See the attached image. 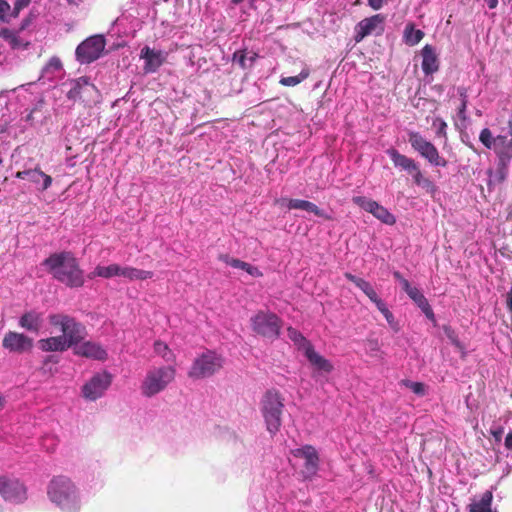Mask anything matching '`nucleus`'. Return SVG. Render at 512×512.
<instances>
[{"label":"nucleus","instance_id":"obj_1","mask_svg":"<svg viewBox=\"0 0 512 512\" xmlns=\"http://www.w3.org/2000/svg\"><path fill=\"white\" fill-rule=\"evenodd\" d=\"M50 334L61 332V335L51 336L39 341V348L46 352H62L78 345L86 336L85 327L74 318L65 314L49 316Z\"/></svg>","mask_w":512,"mask_h":512},{"label":"nucleus","instance_id":"obj_2","mask_svg":"<svg viewBox=\"0 0 512 512\" xmlns=\"http://www.w3.org/2000/svg\"><path fill=\"white\" fill-rule=\"evenodd\" d=\"M49 502L60 512H81L84 498L78 484L69 476H53L46 487Z\"/></svg>","mask_w":512,"mask_h":512},{"label":"nucleus","instance_id":"obj_3","mask_svg":"<svg viewBox=\"0 0 512 512\" xmlns=\"http://www.w3.org/2000/svg\"><path fill=\"white\" fill-rule=\"evenodd\" d=\"M43 264L52 276L68 287H81L85 279L74 254L67 251L51 254Z\"/></svg>","mask_w":512,"mask_h":512},{"label":"nucleus","instance_id":"obj_4","mask_svg":"<svg viewBox=\"0 0 512 512\" xmlns=\"http://www.w3.org/2000/svg\"><path fill=\"white\" fill-rule=\"evenodd\" d=\"M260 412L266 430L271 436L276 435L282 426V416L285 409V398L277 389H268L260 400Z\"/></svg>","mask_w":512,"mask_h":512},{"label":"nucleus","instance_id":"obj_5","mask_svg":"<svg viewBox=\"0 0 512 512\" xmlns=\"http://www.w3.org/2000/svg\"><path fill=\"white\" fill-rule=\"evenodd\" d=\"M176 365L152 366L146 370L140 384L144 397L151 398L164 392L176 378Z\"/></svg>","mask_w":512,"mask_h":512},{"label":"nucleus","instance_id":"obj_6","mask_svg":"<svg viewBox=\"0 0 512 512\" xmlns=\"http://www.w3.org/2000/svg\"><path fill=\"white\" fill-rule=\"evenodd\" d=\"M224 365V358L214 350H206L193 361L188 376L193 379H204L219 372Z\"/></svg>","mask_w":512,"mask_h":512},{"label":"nucleus","instance_id":"obj_7","mask_svg":"<svg viewBox=\"0 0 512 512\" xmlns=\"http://www.w3.org/2000/svg\"><path fill=\"white\" fill-rule=\"evenodd\" d=\"M251 328L257 335L268 339H276L282 328L281 319L270 311H258L250 319Z\"/></svg>","mask_w":512,"mask_h":512},{"label":"nucleus","instance_id":"obj_8","mask_svg":"<svg viewBox=\"0 0 512 512\" xmlns=\"http://www.w3.org/2000/svg\"><path fill=\"white\" fill-rule=\"evenodd\" d=\"M105 48V39L101 35H94L80 43L75 51L76 59L82 64H89L97 60Z\"/></svg>","mask_w":512,"mask_h":512},{"label":"nucleus","instance_id":"obj_9","mask_svg":"<svg viewBox=\"0 0 512 512\" xmlns=\"http://www.w3.org/2000/svg\"><path fill=\"white\" fill-rule=\"evenodd\" d=\"M409 143L412 148L434 166L446 165V161L439 155L437 148L418 132L409 134Z\"/></svg>","mask_w":512,"mask_h":512},{"label":"nucleus","instance_id":"obj_10","mask_svg":"<svg viewBox=\"0 0 512 512\" xmlns=\"http://www.w3.org/2000/svg\"><path fill=\"white\" fill-rule=\"evenodd\" d=\"M112 383V375L102 371L93 375L82 387V396L88 401H96L104 396Z\"/></svg>","mask_w":512,"mask_h":512},{"label":"nucleus","instance_id":"obj_11","mask_svg":"<svg viewBox=\"0 0 512 512\" xmlns=\"http://www.w3.org/2000/svg\"><path fill=\"white\" fill-rule=\"evenodd\" d=\"M295 458L303 460V474L305 478H312L318 472L319 455L315 447L304 445L291 451Z\"/></svg>","mask_w":512,"mask_h":512},{"label":"nucleus","instance_id":"obj_12","mask_svg":"<svg viewBox=\"0 0 512 512\" xmlns=\"http://www.w3.org/2000/svg\"><path fill=\"white\" fill-rule=\"evenodd\" d=\"M0 495L6 501L22 503L27 499V490L18 479L0 477Z\"/></svg>","mask_w":512,"mask_h":512},{"label":"nucleus","instance_id":"obj_13","mask_svg":"<svg viewBox=\"0 0 512 512\" xmlns=\"http://www.w3.org/2000/svg\"><path fill=\"white\" fill-rule=\"evenodd\" d=\"M352 201L366 212L371 213L384 224L393 225L396 222L393 214H391L384 206L372 199L364 196H354Z\"/></svg>","mask_w":512,"mask_h":512},{"label":"nucleus","instance_id":"obj_14","mask_svg":"<svg viewBox=\"0 0 512 512\" xmlns=\"http://www.w3.org/2000/svg\"><path fill=\"white\" fill-rule=\"evenodd\" d=\"M384 16L377 14L361 20L355 28V41L360 42L371 34H381L384 31Z\"/></svg>","mask_w":512,"mask_h":512},{"label":"nucleus","instance_id":"obj_15","mask_svg":"<svg viewBox=\"0 0 512 512\" xmlns=\"http://www.w3.org/2000/svg\"><path fill=\"white\" fill-rule=\"evenodd\" d=\"M2 346L9 352L24 353L32 349L33 339L22 333L9 331L2 340Z\"/></svg>","mask_w":512,"mask_h":512},{"label":"nucleus","instance_id":"obj_16","mask_svg":"<svg viewBox=\"0 0 512 512\" xmlns=\"http://www.w3.org/2000/svg\"><path fill=\"white\" fill-rule=\"evenodd\" d=\"M140 58L144 60L145 73H155L166 61L167 53L162 50L144 46L140 52Z\"/></svg>","mask_w":512,"mask_h":512},{"label":"nucleus","instance_id":"obj_17","mask_svg":"<svg viewBox=\"0 0 512 512\" xmlns=\"http://www.w3.org/2000/svg\"><path fill=\"white\" fill-rule=\"evenodd\" d=\"M73 351L77 356L98 361H104L108 356L106 349L99 343L93 341H81L78 345H75Z\"/></svg>","mask_w":512,"mask_h":512},{"label":"nucleus","instance_id":"obj_18","mask_svg":"<svg viewBox=\"0 0 512 512\" xmlns=\"http://www.w3.org/2000/svg\"><path fill=\"white\" fill-rule=\"evenodd\" d=\"M303 355L307 358L316 375H327L333 370V364L316 352L313 345Z\"/></svg>","mask_w":512,"mask_h":512},{"label":"nucleus","instance_id":"obj_19","mask_svg":"<svg viewBox=\"0 0 512 512\" xmlns=\"http://www.w3.org/2000/svg\"><path fill=\"white\" fill-rule=\"evenodd\" d=\"M64 74L63 65L58 57H52L43 67L39 81L43 84L47 82H56Z\"/></svg>","mask_w":512,"mask_h":512},{"label":"nucleus","instance_id":"obj_20","mask_svg":"<svg viewBox=\"0 0 512 512\" xmlns=\"http://www.w3.org/2000/svg\"><path fill=\"white\" fill-rule=\"evenodd\" d=\"M422 56V71L425 75H431L438 71L439 69V59L436 49L426 44L421 50Z\"/></svg>","mask_w":512,"mask_h":512},{"label":"nucleus","instance_id":"obj_21","mask_svg":"<svg viewBox=\"0 0 512 512\" xmlns=\"http://www.w3.org/2000/svg\"><path fill=\"white\" fill-rule=\"evenodd\" d=\"M279 202H287V208L289 210H304L326 220L331 219V216L327 214L324 210L318 208L317 205L307 200L282 198Z\"/></svg>","mask_w":512,"mask_h":512},{"label":"nucleus","instance_id":"obj_22","mask_svg":"<svg viewBox=\"0 0 512 512\" xmlns=\"http://www.w3.org/2000/svg\"><path fill=\"white\" fill-rule=\"evenodd\" d=\"M493 493L490 490L485 491L481 496L475 497L468 509L469 512H498L492 508Z\"/></svg>","mask_w":512,"mask_h":512},{"label":"nucleus","instance_id":"obj_23","mask_svg":"<svg viewBox=\"0 0 512 512\" xmlns=\"http://www.w3.org/2000/svg\"><path fill=\"white\" fill-rule=\"evenodd\" d=\"M509 135H498V145L495 147V153L500 161L507 162L512 159V123L509 124Z\"/></svg>","mask_w":512,"mask_h":512},{"label":"nucleus","instance_id":"obj_24","mask_svg":"<svg viewBox=\"0 0 512 512\" xmlns=\"http://www.w3.org/2000/svg\"><path fill=\"white\" fill-rule=\"evenodd\" d=\"M121 265L112 263L107 266L97 265L93 271H91L87 277L90 280H93L97 277L103 279H110L113 277H120Z\"/></svg>","mask_w":512,"mask_h":512},{"label":"nucleus","instance_id":"obj_25","mask_svg":"<svg viewBox=\"0 0 512 512\" xmlns=\"http://www.w3.org/2000/svg\"><path fill=\"white\" fill-rule=\"evenodd\" d=\"M19 326L27 331L37 333L42 326L41 314L36 311H29L19 319Z\"/></svg>","mask_w":512,"mask_h":512},{"label":"nucleus","instance_id":"obj_26","mask_svg":"<svg viewBox=\"0 0 512 512\" xmlns=\"http://www.w3.org/2000/svg\"><path fill=\"white\" fill-rule=\"evenodd\" d=\"M346 278L353 282L359 289L363 291V293L375 304L377 305V301H382V299L377 295L376 291L372 287V285L353 274L347 273Z\"/></svg>","mask_w":512,"mask_h":512},{"label":"nucleus","instance_id":"obj_27","mask_svg":"<svg viewBox=\"0 0 512 512\" xmlns=\"http://www.w3.org/2000/svg\"><path fill=\"white\" fill-rule=\"evenodd\" d=\"M387 154L391 158L395 167L405 170L408 173L412 172V169H415V166L417 165L413 159L400 154L396 149H388Z\"/></svg>","mask_w":512,"mask_h":512},{"label":"nucleus","instance_id":"obj_28","mask_svg":"<svg viewBox=\"0 0 512 512\" xmlns=\"http://www.w3.org/2000/svg\"><path fill=\"white\" fill-rule=\"evenodd\" d=\"M153 352L156 356L166 362L167 365H175L176 354L165 342L156 340L153 345Z\"/></svg>","mask_w":512,"mask_h":512},{"label":"nucleus","instance_id":"obj_29","mask_svg":"<svg viewBox=\"0 0 512 512\" xmlns=\"http://www.w3.org/2000/svg\"><path fill=\"white\" fill-rule=\"evenodd\" d=\"M287 336L302 354L312 346V343L293 327H288Z\"/></svg>","mask_w":512,"mask_h":512},{"label":"nucleus","instance_id":"obj_30","mask_svg":"<svg viewBox=\"0 0 512 512\" xmlns=\"http://www.w3.org/2000/svg\"><path fill=\"white\" fill-rule=\"evenodd\" d=\"M90 88L94 89L95 87L89 83V79L87 77H80L74 82V86L68 92V97L70 99L81 97L82 93Z\"/></svg>","mask_w":512,"mask_h":512},{"label":"nucleus","instance_id":"obj_31","mask_svg":"<svg viewBox=\"0 0 512 512\" xmlns=\"http://www.w3.org/2000/svg\"><path fill=\"white\" fill-rule=\"evenodd\" d=\"M29 180L35 184L41 183V190L48 189L52 184V178L39 169H30Z\"/></svg>","mask_w":512,"mask_h":512},{"label":"nucleus","instance_id":"obj_32","mask_svg":"<svg viewBox=\"0 0 512 512\" xmlns=\"http://www.w3.org/2000/svg\"><path fill=\"white\" fill-rule=\"evenodd\" d=\"M424 37V32L415 29L413 25H407L404 30V41L410 46L418 44Z\"/></svg>","mask_w":512,"mask_h":512},{"label":"nucleus","instance_id":"obj_33","mask_svg":"<svg viewBox=\"0 0 512 512\" xmlns=\"http://www.w3.org/2000/svg\"><path fill=\"white\" fill-rule=\"evenodd\" d=\"M0 36L4 40H6L13 49H17V48H20L22 46L21 39L19 38L17 33L14 32L13 30H10L8 28H2L0 30Z\"/></svg>","mask_w":512,"mask_h":512},{"label":"nucleus","instance_id":"obj_34","mask_svg":"<svg viewBox=\"0 0 512 512\" xmlns=\"http://www.w3.org/2000/svg\"><path fill=\"white\" fill-rule=\"evenodd\" d=\"M480 142L488 149H493L498 145V136L494 137L488 128L482 129L479 135Z\"/></svg>","mask_w":512,"mask_h":512},{"label":"nucleus","instance_id":"obj_35","mask_svg":"<svg viewBox=\"0 0 512 512\" xmlns=\"http://www.w3.org/2000/svg\"><path fill=\"white\" fill-rule=\"evenodd\" d=\"M309 76V70L303 69L297 76L282 77L280 83L284 86L293 87L304 81Z\"/></svg>","mask_w":512,"mask_h":512},{"label":"nucleus","instance_id":"obj_36","mask_svg":"<svg viewBox=\"0 0 512 512\" xmlns=\"http://www.w3.org/2000/svg\"><path fill=\"white\" fill-rule=\"evenodd\" d=\"M256 58V54L252 52H241V53H235L234 59L238 62V64L242 68H248L252 66L254 60Z\"/></svg>","mask_w":512,"mask_h":512},{"label":"nucleus","instance_id":"obj_37","mask_svg":"<svg viewBox=\"0 0 512 512\" xmlns=\"http://www.w3.org/2000/svg\"><path fill=\"white\" fill-rule=\"evenodd\" d=\"M432 127L435 130V134L437 137L442 138L444 140L447 139V123L442 118H434L432 121Z\"/></svg>","mask_w":512,"mask_h":512},{"label":"nucleus","instance_id":"obj_38","mask_svg":"<svg viewBox=\"0 0 512 512\" xmlns=\"http://www.w3.org/2000/svg\"><path fill=\"white\" fill-rule=\"evenodd\" d=\"M402 385L409 388L414 394L418 396H424L426 394V386L423 383L403 380Z\"/></svg>","mask_w":512,"mask_h":512},{"label":"nucleus","instance_id":"obj_39","mask_svg":"<svg viewBox=\"0 0 512 512\" xmlns=\"http://www.w3.org/2000/svg\"><path fill=\"white\" fill-rule=\"evenodd\" d=\"M409 173L411 174L416 185L422 186V187H427L431 184V182L423 176L418 165H416L415 169H412V172H409Z\"/></svg>","mask_w":512,"mask_h":512},{"label":"nucleus","instance_id":"obj_40","mask_svg":"<svg viewBox=\"0 0 512 512\" xmlns=\"http://www.w3.org/2000/svg\"><path fill=\"white\" fill-rule=\"evenodd\" d=\"M376 307L378 308V310L383 314V316L385 317L386 321L388 322V324L391 326V327H394V324H395V321H394V316L393 314L389 311V309L387 308L386 304L382 301H377V305Z\"/></svg>","mask_w":512,"mask_h":512},{"label":"nucleus","instance_id":"obj_41","mask_svg":"<svg viewBox=\"0 0 512 512\" xmlns=\"http://www.w3.org/2000/svg\"><path fill=\"white\" fill-rule=\"evenodd\" d=\"M219 260L221 262L225 263L226 265H229V266H231L233 268H236V269H241L242 265L244 264V261L232 258V257H230L227 254H221L219 256Z\"/></svg>","mask_w":512,"mask_h":512},{"label":"nucleus","instance_id":"obj_42","mask_svg":"<svg viewBox=\"0 0 512 512\" xmlns=\"http://www.w3.org/2000/svg\"><path fill=\"white\" fill-rule=\"evenodd\" d=\"M137 269L131 266H121L120 277L126 278L129 281L137 280Z\"/></svg>","mask_w":512,"mask_h":512},{"label":"nucleus","instance_id":"obj_43","mask_svg":"<svg viewBox=\"0 0 512 512\" xmlns=\"http://www.w3.org/2000/svg\"><path fill=\"white\" fill-rule=\"evenodd\" d=\"M444 332H445V335L446 337L450 340V342L456 347L458 348L459 350H464V346L462 345V343L459 341L458 339V336L456 335V333L454 332V330H452L450 327H445L444 328Z\"/></svg>","mask_w":512,"mask_h":512},{"label":"nucleus","instance_id":"obj_44","mask_svg":"<svg viewBox=\"0 0 512 512\" xmlns=\"http://www.w3.org/2000/svg\"><path fill=\"white\" fill-rule=\"evenodd\" d=\"M408 296L417 304V306L423 304V302L427 300L418 288L409 291Z\"/></svg>","mask_w":512,"mask_h":512},{"label":"nucleus","instance_id":"obj_45","mask_svg":"<svg viewBox=\"0 0 512 512\" xmlns=\"http://www.w3.org/2000/svg\"><path fill=\"white\" fill-rule=\"evenodd\" d=\"M241 270L245 271L252 277H261L262 276V272L257 267H255L247 262H244Z\"/></svg>","mask_w":512,"mask_h":512},{"label":"nucleus","instance_id":"obj_46","mask_svg":"<svg viewBox=\"0 0 512 512\" xmlns=\"http://www.w3.org/2000/svg\"><path fill=\"white\" fill-rule=\"evenodd\" d=\"M503 432V428L500 426H493L490 429V433L497 443L501 442Z\"/></svg>","mask_w":512,"mask_h":512},{"label":"nucleus","instance_id":"obj_47","mask_svg":"<svg viewBox=\"0 0 512 512\" xmlns=\"http://www.w3.org/2000/svg\"><path fill=\"white\" fill-rule=\"evenodd\" d=\"M460 95L462 97V103H461V106L459 107L458 109V114L460 117L464 118L465 115V110H466V107H467V100H466V91L464 89H461L460 90Z\"/></svg>","mask_w":512,"mask_h":512},{"label":"nucleus","instance_id":"obj_48","mask_svg":"<svg viewBox=\"0 0 512 512\" xmlns=\"http://www.w3.org/2000/svg\"><path fill=\"white\" fill-rule=\"evenodd\" d=\"M11 7L8 2L5 0H0V19L4 20L5 17L8 15Z\"/></svg>","mask_w":512,"mask_h":512},{"label":"nucleus","instance_id":"obj_49","mask_svg":"<svg viewBox=\"0 0 512 512\" xmlns=\"http://www.w3.org/2000/svg\"><path fill=\"white\" fill-rule=\"evenodd\" d=\"M153 272L137 269V280H146L153 277Z\"/></svg>","mask_w":512,"mask_h":512},{"label":"nucleus","instance_id":"obj_50","mask_svg":"<svg viewBox=\"0 0 512 512\" xmlns=\"http://www.w3.org/2000/svg\"><path fill=\"white\" fill-rule=\"evenodd\" d=\"M31 0H15L14 2V10L18 13L20 10L24 9L30 4Z\"/></svg>","mask_w":512,"mask_h":512},{"label":"nucleus","instance_id":"obj_51","mask_svg":"<svg viewBox=\"0 0 512 512\" xmlns=\"http://www.w3.org/2000/svg\"><path fill=\"white\" fill-rule=\"evenodd\" d=\"M389 0H368V3L369 5L374 9V10H379L380 8L383 7V5H385Z\"/></svg>","mask_w":512,"mask_h":512},{"label":"nucleus","instance_id":"obj_52","mask_svg":"<svg viewBox=\"0 0 512 512\" xmlns=\"http://www.w3.org/2000/svg\"><path fill=\"white\" fill-rule=\"evenodd\" d=\"M403 290L409 295V291L414 290L416 287L410 285L409 281L405 278H401V283Z\"/></svg>","mask_w":512,"mask_h":512},{"label":"nucleus","instance_id":"obj_53","mask_svg":"<svg viewBox=\"0 0 512 512\" xmlns=\"http://www.w3.org/2000/svg\"><path fill=\"white\" fill-rule=\"evenodd\" d=\"M504 445L508 450H512V430L507 433Z\"/></svg>","mask_w":512,"mask_h":512},{"label":"nucleus","instance_id":"obj_54","mask_svg":"<svg viewBox=\"0 0 512 512\" xmlns=\"http://www.w3.org/2000/svg\"><path fill=\"white\" fill-rule=\"evenodd\" d=\"M29 175H30V169L29 170H24V171H18L16 173V177L18 179H29Z\"/></svg>","mask_w":512,"mask_h":512},{"label":"nucleus","instance_id":"obj_55","mask_svg":"<svg viewBox=\"0 0 512 512\" xmlns=\"http://www.w3.org/2000/svg\"><path fill=\"white\" fill-rule=\"evenodd\" d=\"M483 2L490 8L495 9L498 5V0H483Z\"/></svg>","mask_w":512,"mask_h":512},{"label":"nucleus","instance_id":"obj_56","mask_svg":"<svg viewBox=\"0 0 512 512\" xmlns=\"http://www.w3.org/2000/svg\"><path fill=\"white\" fill-rule=\"evenodd\" d=\"M418 307L422 310V312H424V311L428 310V308H430V305H429L428 301L425 300L423 302V304H420Z\"/></svg>","mask_w":512,"mask_h":512},{"label":"nucleus","instance_id":"obj_57","mask_svg":"<svg viewBox=\"0 0 512 512\" xmlns=\"http://www.w3.org/2000/svg\"><path fill=\"white\" fill-rule=\"evenodd\" d=\"M423 313H424V314L426 315V317H427V318H429V319H433V318H434V313H433V310H432V308H431V307H430V308H428V310L424 311Z\"/></svg>","mask_w":512,"mask_h":512},{"label":"nucleus","instance_id":"obj_58","mask_svg":"<svg viewBox=\"0 0 512 512\" xmlns=\"http://www.w3.org/2000/svg\"><path fill=\"white\" fill-rule=\"evenodd\" d=\"M70 5L78 7L83 0H66Z\"/></svg>","mask_w":512,"mask_h":512},{"label":"nucleus","instance_id":"obj_59","mask_svg":"<svg viewBox=\"0 0 512 512\" xmlns=\"http://www.w3.org/2000/svg\"><path fill=\"white\" fill-rule=\"evenodd\" d=\"M393 275L401 283V278H403L402 275L399 272H394Z\"/></svg>","mask_w":512,"mask_h":512},{"label":"nucleus","instance_id":"obj_60","mask_svg":"<svg viewBox=\"0 0 512 512\" xmlns=\"http://www.w3.org/2000/svg\"><path fill=\"white\" fill-rule=\"evenodd\" d=\"M5 399L0 394V410L4 407Z\"/></svg>","mask_w":512,"mask_h":512},{"label":"nucleus","instance_id":"obj_61","mask_svg":"<svg viewBox=\"0 0 512 512\" xmlns=\"http://www.w3.org/2000/svg\"><path fill=\"white\" fill-rule=\"evenodd\" d=\"M282 198L276 200V204L287 207V202H279Z\"/></svg>","mask_w":512,"mask_h":512}]
</instances>
